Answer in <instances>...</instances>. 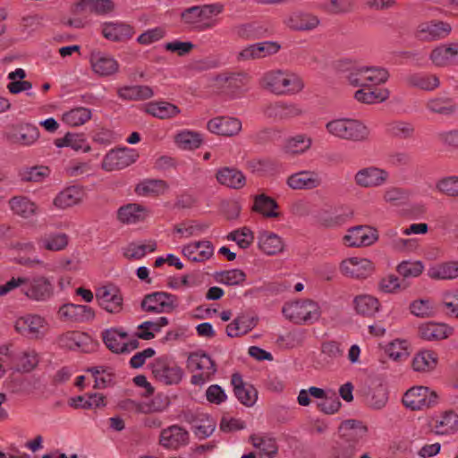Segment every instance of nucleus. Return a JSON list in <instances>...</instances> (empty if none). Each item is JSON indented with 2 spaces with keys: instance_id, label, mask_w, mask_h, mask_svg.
Returning a JSON list of instances; mask_svg holds the SVG:
<instances>
[{
  "instance_id": "37",
  "label": "nucleus",
  "mask_w": 458,
  "mask_h": 458,
  "mask_svg": "<svg viewBox=\"0 0 458 458\" xmlns=\"http://www.w3.org/2000/svg\"><path fill=\"white\" fill-rule=\"evenodd\" d=\"M266 112L267 115L278 117L280 119H292L304 114V110L299 104L283 101H277L267 106Z\"/></svg>"
},
{
  "instance_id": "64",
  "label": "nucleus",
  "mask_w": 458,
  "mask_h": 458,
  "mask_svg": "<svg viewBox=\"0 0 458 458\" xmlns=\"http://www.w3.org/2000/svg\"><path fill=\"white\" fill-rule=\"evenodd\" d=\"M229 241L235 242L241 249L249 248L254 240L253 232L248 227L234 230L227 235Z\"/></svg>"
},
{
  "instance_id": "57",
  "label": "nucleus",
  "mask_w": 458,
  "mask_h": 458,
  "mask_svg": "<svg viewBox=\"0 0 458 458\" xmlns=\"http://www.w3.org/2000/svg\"><path fill=\"white\" fill-rule=\"evenodd\" d=\"M200 133L190 130H183L175 135L174 141L182 149H195L202 143Z\"/></svg>"
},
{
  "instance_id": "56",
  "label": "nucleus",
  "mask_w": 458,
  "mask_h": 458,
  "mask_svg": "<svg viewBox=\"0 0 458 458\" xmlns=\"http://www.w3.org/2000/svg\"><path fill=\"white\" fill-rule=\"evenodd\" d=\"M166 191L167 184L165 181L153 179L143 180L135 188V192L143 197L164 194Z\"/></svg>"
},
{
  "instance_id": "47",
  "label": "nucleus",
  "mask_w": 458,
  "mask_h": 458,
  "mask_svg": "<svg viewBox=\"0 0 458 458\" xmlns=\"http://www.w3.org/2000/svg\"><path fill=\"white\" fill-rule=\"evenodd\" d=\"M156 250L157 242L153 240L132 242L123 249V254L128 259L139 260Z\"/></svg>"
},
{
  "instance_id": "21",
  "label": "nucleus",
  "mask_w": 458,
  "mask_h": 458,
  "mask_svg": "<svg viewBox=\"0 0 458 458\" xmlns=\"http://www.w3.org/2000/svg\"><path fill=\"white\" fill-rule=\"evenodd\" d=\"M101 35L112 42H125L130 40L134 33V28L123 21H104L100 24Z\"/></svg>"
},
{
  "instance_id": "29",
  "label": "nucleus",
  "mask_w": 458,
  "mask_h": 458,
  "mask_svg": "<svg viewBox=\"0 0 458 458\" xmlns=\"http://www.w3.org/2000/svg\"><path fill=\"white\" fill-rule=\"evenodd\" d=\"M258 248L267 256H276L284 252V240L278 234L269 231H261L258 235Z\"/></svg>"
},
{
  "instance_id": "7",
  "label": "nucleus",
  "mask_w": 458,
  "mask_h": 458,
  "mask_svg": "<svg viewBox=\"0 0 458 458\" xmlns=\"http://www.w3.org/2000/svg\"><path fill=\"white\" fill-rule=\"evenodd\" d=\"M151 370L156 380L165 386L179 385L184 377L183 369L174 360L165 356L156 359Z\"/></svg>"
},
{
  "instance_id": "33",
  "label": "nucleus",
  "mask_w": 458,
  "mask_h": 458,
  "mask_svg": "<svg viewBox=\"0 0 458 458\" xmlns=\"http://www.w3.org/2000/svg\"><path fill=\"white\" fill-rule=\"evenodd\" d=\"M142 111L155 118L165 120L176 117L181 109L165 100L150 101L143 105Z\"/></svg>"
},
{
  "instance_id": "13",
  "label": "nucleus",
  "mask_w": 458,
  "mask_h": 458,
  "mask_svg": "<svg viewBox=\"0 0 458 458\" xmlns=\"http://www.w3.org/2000/svg\"><path fill=\"white\" fill-rule=\"evenodd\" d=\"M15 330L21 335L37 339L42 337L47 329L45 318L37 314H24L15 320Z\"/></svg>"
},
{
  "instance_id": "49",
  "label": "nucleus",
  "mask_w": 458,
  "mask_h": 458,
  "mask_svg": "<svg viewBox=\"0 0 458 458\" xmlns=\"http://www.w3.org/2000/svg\"><path fill=\"white\" fill-rule=\"evenodd\" d=\"M250 439L260 457H274L277 454L278 446L274 437L265 434H256Z\"/></svg>"
},
{
  "instance_id": "50",
  "label": "nucleus",
  "mask_w": 458,
  "mask_h": 458,
  "mask_svg": "<svg viewBox=\"0 0 458 458\" xmlns=\"http://www.w3.org/2000/svg\"><path fill=\"white\" fill-rule=\"evenodd\" d=\"M92 117V110L84 106H76L62 114V121L70 127H79L85 124Z\"/></svg>"
},
{
  "instance_id": "11",
  "label": "nucleus",
  "mask_w": 458,
  "mask_h": 458,
  "mask_svg": "<svg viewBox=\"0 0 458 458\" xmlns=\"http://www.w3.org/2000/svg\"><path fill=\"white\" fill-rule=\"evenodd\" d=\"M106 347L114 353H128L137 349V339H129L125 330L120 327H112L102 333Z\"/></svg>"
},
{
  "instance_id": "41",
  "label": "nucleus",
  "mask_w": 458,
  "mask_h": 458,
  "mask_svg": "<svg viewBox=\"0 0 458 458\" xmlns=\"http://www.w3.org/2000/svg\"><path fill=\"white\" fill-rule=\"evenodd\" d=\"M437 66H445L458 61V44L441 45L432 50L429 55Z\"/></svg>"
},
{
  "instance_id": "16",
  "label": "nucleus",
  "mask_w": 458,
  "mask_h": 458,
  "mask_svg": "<svg viewBox=\"0 0 458 458\" xmlns=\"http://www.w3.org/2000/svg\"><path fill=\"white\" fill-rule=\"evenodd\" d=\"M138 158L139 154L133 148L112 149L104 157L101 167L106 172L121 170L135 163Z\"/></svg>"
},
{
  "instance_id": "19",
  "label": "nucleus",
  "mask_w": 458,
  "mask_h": 458,
  "mask_svg": "<svg viewBox=\"0 0 458 458\" xmlns=\"http://www.w3.org/2000/svg\"><path fill=\"white\" fill-rule=\"evenodd\" d=\"M341 273L352 278H365L374 271L372 261L366 258L351 257L344 259L340 264Z\"/></svg>"
},
{
  "instance_id": "23",
  "label": "nucleus",
  "mask_w": 458,
  "mask_h": 458,
  "mask_svg": "<svg viewBox=\"0 0 458 458\" xmlns=\"http://www.w3.org/2000/svg\"><path fill=\"white\" fill-rule=\"evenodd\" d=\"M182 254L192 262L203 263L214 255V246L209 241H195L182 246Z\"/></svg>"
},
{
  "instance_id": "52",
  "label": "nucleus",
  "mask_w": 458,
  "mask_h": 458,
  "mask_svg": "<svg viewBox=\"0 0 458 458\" xmlns=\"http://www.w3.org/2000/svg\"><path fill=\"white\" fill-rule=\"evenodd\" d=\"M385 352L390 360L402 361L411 354V344L407 339L395 338L385 347Z\"/></svg>"
},
{
  "instance_id": "55",
  "label": "nucleus",
  "mask_w": 458,
  "mask_h": 458,
  "mask_svg": "<svg viewBox=\"0 0 458 458\" xmlns=\"http://www.w3.org/2000/svg\"><path fill=\"white\" fill-rule=\"evenodd\" d=\"M348 216L336 208L324 209L316 215V221L325 227H335L344 224Z\"/></svg>"
},
{
  "instance_id": "38",
  "label": "nucleus",
  "mask_w": 458,
  "mask_h": 458,
  "mask_svg": "<svg viewBox=\"0 0 458 458\" xmlns=\"http://www.w3.org/2000/svg\"><path fill=\"white\" fill-rule=\"evenodd\" d=\"M76 8L98 16H108L114 13L115 4L112 0H81L76 4Z\"/></svg>"
},
{
  "instance_id": "42",
  "label": "nucleus",
  "mask_w": 458,
  "mask_h": 458,
  "mask_svg": "<svg viewBox=\"0 0 458 458\" xmlns=\"http://www.w3.org/2000/svg\"><path fill=\"white\" fill-rule=\"evenodd\" d=\"M427 275L433 280H454L458 277V261H446L430 266Z\"/></svg>"
},
{
  "instance_id": "31",
  "label": "nucleus",
  "mask_w": 458,
  "mask_h": 458,
  "mask_svg": "<svg viewBox=\"0 0 458 458\" xmlns=\"http://www.w3.org/2000/svg\"><path fill=\"white\" fill-rule=\"evenodd\" d=\"M85 197L84 190L80 186H69L61 191L53 199V206L57 209H66L80 204Z\"/></svg>"
},
{
  "instance_id": "8",
  "label": "nucleus",
  "mask_w": 458,
  "mask_h": 458,
  "mask_svg": "<svg viewBox=\"0 0 458 458\" xmlns=\"http://www.w3.org/2000/svg\"><path fill=\"white\" fill-rule=\"evenodd\" d=\"M22 293L30 300L45 301L54 294V284L50 277L42 275L22 276Z\"/></svg>"
},
{
  "instance_id": "34",
  "label": "nucleus",
  "mask_w": 458,
  "mask_h": 458,
  "mask_svg": "<svg viewBox=\"0 0 458 458\" xmlns=\"http://www.w3.org/2000/svg\"><path fill=\"white\" fill-rule=\"evenodd\" d=\"M37 244L41 250L58 252L66 249L69 236L62 232H49L39 236Z\"/></svg>"
},
{
  "instance_id": "62",
  "label": "nucleus",
  "mask_w": 458,
  "mask_h": 458,
  "mask_svg": "<svg viewBox=\"0 0 458 458\" xmlns=\"http://www.w3.org/2000/svg\"><path fill=\"white\" fill-rule=\"evenodd\" d=\"M246 279V274L238 268L221 271L216 273V280L226 285H238L242 284Z\"/></svg>"
},
{
  "instance_id": "53",
  "label": "nucleus",
  "mask_w": 458,
  "mask_h": 458,
  "mask_svg": "<svg viewBox=\"0 0 458 458\" xmlns=\"http://www.w3.org/2000/svg\"><path fill=\"white\" fill-rule=\"evenodd\" d=\"M355 311L365 317H373L380 310L379 301L369 294L356 296L353 300Z\"/></svg>"
},
{
  "instance_id": "30",
  "label": "nucleus",
  "mask_w": 458,
  "mask_h": 458,
  "mask_svg": "<svg viewBox=\"0 0 458 458\" xmlns=\"http://www.w3.org/2000/svg\"><path fill=\"white\" fill-rule=\"evenodd\" d=\"M319 175L310 170H302L292 174L286 180V184L293 190H312L320 185Z\"/></svg>"
},
{
  "instance_id": "18",
  "label": "nucleus",
  "mask_w": 458,
  "mask_h": 458,
  "mask_svg": "<svg viewBox=\"0 0 458 458\" xmlns=\"http://www.w3.org/2000/svg\"><path fill=\"white\" fill-rule=\"evenodd\" d=\"M92 72L99 77H110L119 72L118 61L110 54L94 51L89 55Z\"/></svg>"
},
{
  "instance_id": "22",
  "label": "nucleus",
  "mask_w": 458,
  "mask_h": 458,
  "mask_svg": "<svg viewBox=\"0 0 458 458\" xmlns=\"http://www.w3.org/2000/svg\"><path fill=\"white\" fill-rule=\"evenodd\" d=\"M207 128L212 133L233 137L242 131V121L236 117L218 116L209 120Z\"/></svg>"
},
{
  "instance_id": "61",
  "label": "nucleus",
  "mask_w": 458,
  "mask_h": 458,
  "mask_svg": "<svg viewBox=\"0 0 458 458\" xmlns=\"http://www.w3.org/2000/svg\"><path fill=\"white\" fill-rule=\"evenodd\" d=\"M367 398L372 408L377 410L382 409L388 401L387 389L384 385L379 384L370 389Z\"/></svg>"
},
{
  "instance_id": "28",
  "label": "nucleus",
  "mask_w": 458,
  "mask_h": 458,
  "mask_svg": "<svg viewBox=\"0 0 458 458\" xmlns=\"http://www.w3.org/2000/svg\"><path fill=\"white\" fill-rule=\"evenodd\" d=\"M453 328L445 323L433 321L423 322L419 325L418 335L427 342H437L448 338Z\"/></svg>"
},
{
  "instance_id": "40",
  "label": "nucleus",
  "mask_w": 458,
  "mask_h": 458,
  "mask_svg": "<svg viewBox=\"0 0 458 458\" xmlns=\"http://www.w3.org/2000/svg\"><path fill=\"white\" fill-rule=\"evenodd\" d=\"M312 138L306 133H297L288 137L284 143L283 150L290 155H302L312 146Z\"/></svg>"
},
{
  "instance_id": "51",
  "label": "nucleus",
  "mask_w": 458,
  "mask_h": 458,
  "mask_svg": "<svg viewBox=\"0 0 458 458\" xmlns=\"http://www.w3.org/2000/svg\"><path fill=\"white\" fill-rule=\"evenodd\" d=\"M426 108L431 113L449 116L456 112L457 106L452 98L437 97L427 101Z\"/></svg>"
},
{
  "instance_id": "4",
  "label": "nucleus",
  "mask_w": 458,
  "mask_h": 458,
  "mask_svg": "<svg viewBox=\"0 0 458 458\" xmlns=\"http://www.w3.org/2000/svg\"><path fill=\"white\" fill-rule=\"evenodd\" d=\"M283 315L296 325H313L322 316V308L311 299H299L286 302L282 309Z\"/></svg>"
},
{
  "instance_id": "43",
  "label": "nucleus",
  "mask_w": 458,
  "mask_h": 458,
  "mask_svg": "<svg viewBox=\"0 0 458 458\" xmlns=\"http://www.w3.org/2000/svg\"><path fill=\"white\" fill-rule=\"evenodd\" d=\"M339 429L346 440L355 444L365 438L368 434V427L362 421L357 420L343 421Z\"/></svg>"
},
{
  "instance_id": "63",
  "label": "nucleus",
  "mask_w": 458,
  "mask_h": 458,
  "mask_svg": "<svg viewBox=\"0 0 458 458\" xmlns=\"http://www.w3.org/2000/svg\"><path fill=\"white\" fill-rule=\"evenodd\" d=\"M411 313L419 318L433 317L436 313L432 301L428 299H420L413 301L410 304Z\"/></svg>"
},
{
  "instance_id": "5",
  "label": "nucleus",
  "mask_w": 458,
  "mask_h": 458,
  "mask_svg": "<svg viewBox=\"0 0 458 458\" xmlns=\"http://www.w3.org/2000/svg\"><path fill=\"white\" fill-rule=\"evenodd\" d=\"M187 368L192 373L191 383L199 386L211 381L217 371L215 361L204 352L191 353L187 359Z\"/></svg>"
},
{
  "instance_id": "9",
  "label": "nucleus",
  "mask_w": 458,
  "mask_h": 458,
  "mask_svg": "<svg viewBox=\"0 0 458 458\" xmlns=\"http://www.w3.org/2000/svg\"><path fill=\"white\" fill-rule=\"evenodd\" d=\"M439 396L433 389L424 386L409 388L403 396V405L411 411L433 407L438 403Z\"/></svg>"
},
{
  "instance_id": "58",
  "label": "nucleus",
  "mask_w": 458,
  "mask_h": 458,
  "mask_svg": "<svg viewBox=\"0 0 458 458\" xmlns=\"http://www.w3.org/2000/svg\"><path fill=\"white\" fill-rule=\"evenodd\" d=\"M278 206L276 202L264 194L255 197L253 209L267 217H277L279 213L276 211Z\"/></svg>"
},
{
  "instance_id": "60",
  "label": "nucleus",
  "mask_w": 458,
  "mask_h": 458,
  "mask_svg": "<svg viewBox=\"0 0 458 458\" xmlns=\"http://www.w3.org/2000/svg\"><path fill=\"white\" fill-rule=\"evenodd\" d=\"M365 80L368 88L376 87L386 83L389 79V72L386 69L379 66H366Z\"/></svg>"
},
{
  "instance_id": "35",
  "label": "nucleus",
  "mask_w": 458,
  "mask_h": 458,
  "mask_svg": "<svg viewBox=\"0 0 458 458\" xmlns=\"http://www.w3.org/2000/svg\"><path fill=\"white\" fill-rule=\"evenodd\" d=\"M232 385L233 386L234 394L241 403L248 407L256 403L258 391L253 386L244 383L239 374L232 376Z\"/></svg>"
},
{
  "instance_id": "15",
  "label": "nucleus",
  "mask_w": 458,
  "mask_h": 458,
  "mask_svg": "<svg viewBox=\"0 0 458 458\" xmlns=\"http://www.w3.org/2000/svg\"><path fill=\"white\" fill-rule=\"evenodd\" d=\"M388 179V171L377 165L362 167L353 176L355 184L364 189L381 187L387 182Z\"/></svg>"
},
{
  "instance_id": "2",
  "label": "nucleus",
  "mask_w": 458,
  "mask_h": 458,
  "mask_svg": "<svg viewBox=\"0 0 458 458\" xmlns=\"http://www.w3.org/2000/svg\"><path fill=\"white\" fill-rule=\"evenodd\" d=\"M225 10L221 3L194 5L183 10L181 13L182 22L189 29L197 31L211 30L219 24L216 17Z\"/></svg>"
},
{
  "instance_id": "27",
  "label": "nucleus",
  "mask_w": 458,
  "mask_h": 458,
  "mask_svg": "<svg viewBox=\"0 0 458 458\" xmlns=\"http://www.w3.org/2000/svg\"><path fill=\"white\" fill-rule=\"evenodd\" d=\"M433 431L437 436L450 437L458 433V413L453 410L441 412L433 419Z\"/></svg>"
},
{
  "instance_id": "39",
  "label": "nucleus",
  "mask_w": 458,
  "mask_h": 458,
  "mask_svg": "<svg viewBox=\"0 0 458 458\" xmlns=\"http://www.w3.org/2000/svg\"><path fill=\"white\" fill-rule=\"evenodd\" d=\"M58 148H71L76 152L87 153L90 150L89 143L83 133L67 132L64 137L55 140Z\"/></svg>"
},
{
  "instance_id": "20",
  "label": "nucleus",
  "mask_w": 458,
  "mask_h": 458,
  "mask_svg": "<svg viewBox=\"0 0 458 458\" xmlns=\"http://www.w3.org/2000/svg\"><path fill=\"white\" fill-rule=\"evenodd\" d=\"M59 318L66 322H90L96 318V311L88 305L65 303L58 310Z\"/></svg>"
},
{
  "instance_id": "46",
  "label": "nucleus",
  "mask_w": 458,
  "mask_h": 458,
  "mask_svg": "<svg viewBox=\"0 0 458 458\" xmlns=\"http://www.w3.org/2000/svg\"><path fill=\"white\" fill-rule=\"evenodd\" d=\"M257 325V318L250 315H240L226 327L229 337H239L251 331Z\"/></svg>"
},
{
  "instance_id": "48",
  "label": "nucleus",
  "mask_w": 458,
  "mask_h": 458,
  "mask_svg": "<svg viewBox=\"0 0 458 458\" xmlns=\"http://www.w3.org/2000/svg\"><path fill=\"white\" fill-rule=\"evenodd\" d=\"M216 180L219 183L232 189H241L246 183L244 174L240 170L231 167L219 169L216 173Z\"/></svg>"
},
{
  "instance_id": "12",
  "label": "nucleus",
  "mask_w": 458,
  "mask_h": 458,
  "mask_svg": "<svg viewBox=\"0 0 458 458\" xmlns=\"http://www.w3.org/2000/svg\"><path fill=\"white\" fill-rule=\"evenodd\" d=\"M176 306V296L165 292L148 293L141 301L142 310L154 314L171 313Z\"/></svg>"
},
{
  "instance_id": "24",
  "label": "nucleus",
  "mask_w": 458,
  "mask_h": 458,
  "mask_svg": "<svg viewBox=\"0 0 458 458\" xmlns=\"http://www.w3.org/2000/svg\"><path fill=\"white\" fill-rule=\"evenodd\" d=\"M59 343L65 348L83 352H89L95 347L93 338L89 334L81 331H70L62 335Z\"/></svg>"
},
{
  "instance_id": "54",
  "label": "nucleus",
  "mask_w": 458,
  "mask_h": 458,
  "mask_svg": "<svg viewBox=\"0 0 458 458\" xmlns=\"http://www.w3.org/2000/svg\"><path fill=\"white\" fill-rule=\"evenodd\" d=\"M407 83L426 91H432L440 85L439 79L433 74L412 73L406 78Z\"/></svg>"
},
{
  "instance_id": "14",
  "label": "nucleus",
  "mask_w": 458,
  "mask_h": 458,
  "mask_svg": "<svg viewBox=\"0 0 458 458\" xmlns=\"http://www.w3.org/2000/svg\"><path fill=\"white\" fill-rule=\"evenodd\" d=\"M190 443V434L182 427L174 424L163 428L158 437V445L167 451H177Z\"/></svg>"
},
{
  "instance_id": "3",
  "label": "nucleus",
  "mask_w": 458,
  "mask_h": 458,
  "mask_svg": "<svg viewBox=\"0 0 458 458\" xmlns=\"http://www.w3.org/2000/svg\"><path fill=\"white\" fill-rule=\"evenodd\" d=\"M325 128L330 136L355 143L367 142L371 136L369 127L361 120L354 118H335L328 121Z\"/></svg>"
},
{
  "instance_id": "44",
  "label": "nucleus",
  "mask_w": 458,
  "mask_h": 458,
  "mask_svg": "<svg viewBox=\"0 0 458 458\" xmlns=\"http://www.w3.org/2000/svg\"><path fill=\"white\" fill-rule=\"evenodd\" d=\"M117 95L123 100L140 101L151 98L155 92L148 85H130L119 88Z\"/></svg>"
},
{
  "instance_id": "32",
  "label": "nucleus",
  "mask_w": 458,
  "mask_h": 458,
  "mask_svg": "<svg viewBox=\"0 0 458 458\" xmlns=\"http://www.w3.org/2000/svg\"><path fill=\"white\" fill-rule=\"evenodd\" d=\"M8 204L13 214L23 219H30L39 213L38 204L24 195L11 198Z\"/></svg>"
},
{
  "instance_id": "10",
  "label": "nucleus",
  "mask_w": 458,
  "mask_h": 458,
  "mask_svg": "<svg viewBox=\"0 0 458 458\" xmlns=\"http://www.w3.org/2000/svg\"><path fill=\"white\" fill-rule=\"evenodd\" d=\"M95 296L98 306L110 314H119L123 310V296L120 289L114 284L98 287Z\"/></svg>"
},
{
  "instance_id": "25",
  "label": "nucleus",
  "mask_w": 458,
  "mask_h": 458,
  "mask_svg": "<svg viewBox=\"0 0 458 458\" xmlns=\"http://www.w3.org/2000/svg\"><path fill=\"white\" fill-rule=\"evenodd\" d=\"M452 31V26L442 21H429L419 24L417 36L422 40H437L446 38Z\"/></svg>"
},
{
  "instance_id": "6",
  "label": "nucleus",
  "mask_w": 458,
  "mask_h": 458,
  "mask_svg": "<svg viewBox=\"0 0 458 458\" xmlns=\"http://www.w3.org/2000/svg\"><path fill=\"white\" fill-rule=\"evenodd\" d=\"M3 137L11 145L28 148L38 143L40 138V131L31 123L19 122L9 125L4 131Z\"/></svg>"
},
{
  "instance_id": "1",
  "label": "nucleus",
  "mask_w": 458,
  "mask_h": 458,
  "mask_svg": "<svg viewBox=\"0 0 458 458\" xmlns=\"http://www.w3.org/2000/svg\"><path fill=\"white\" fill-rule=\"evenodd\" d=\"M259 86L275 96H296L305 88L301 75L291 69L276 68L265 72Z\"/></svg>"
},
{
  "instance_id": "17",
  "label": "nucleus",
  "mask_w": 458,
  "mask_h": 458,
  "mask_svg": "<svg viewBox=\"0 0 458 458\" xmlns=\"http://www.w3.org/2000/svg\"><path fill=\"white\" fill-rule=\"evenodd\" d=\"M377 239L378 234L375 228L367 225H357L347 230L343 237V242L347 247L359 248L370 246Z\"/></svg>"
},
{
  "instance_id": "26",
  "label": "nucleus",
  "mask_w": 458,
  "mask_h": 458,
  "mask_svg": "<svg viewBox=\"0 0 458 458\" xmlns=\"http://www.w3.org/2000/svg\"><path fill=\"white\" fill-rule=\"evenodd\" d=\"M150 216V210L138 203H129L117 210V220L123 225H137L144 222Z\"/></svg>"
},
{
  "instance_id": "45",
  "label": "nucleus",
  "mask_w": 458,
  "mask_h": 458,
  "mask_svg": "<svg viewBox=\"0 0 458 458\" xmlns=\"http://www.w3.org/2000/svg\"><path fill=\"white\" fill-rule=\"evenodd\" d=\"M284 23L292 30L307 31L316 29L320 21L317 16L310 13H295L289 15Z\"/></svg>"
},
{
  "instance_id": "36",
  "label": "nucleus",
  "mask_w": 458,
  "mask_h": 458,
  "mask_svg": "<svg viewBox=\"0 0 458 458\" xmlns=\"http://www.w3.org/2000/svg\"><path fill=\"white\" fill-rule=\"evenodd\" d=\"M438 363V355L433 350L422 349L418 351L411 361V368L416 372L426 373L433 371Z\"/></svg>"
},
{
  "instance_id": "59",
  "label": "nucleus",
  "mask_w": 458,
  "mask_h": 458,
  "mask_svg": "<svg viewBox=\"0 0 458 458\" xmlns=\"http://www.w3.org/2000/svg\"><path fill=\"white\" fill-rule=\"evenodd\" d=\"M435 189L441 194L458 198V175H445L437 180Z\"/></svg>"
}]
</instances>
